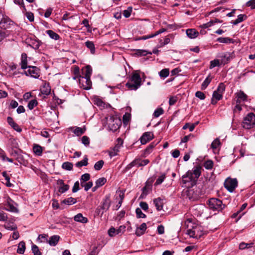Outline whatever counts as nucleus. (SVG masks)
I'll use <instances>...</instances> for the list:
<instances>
[{"instance_id":"e2e57ef3","label":"nucleus","mask_w":255,"mask_h":255,"mask_svg":"<svg viewBox=\"0 0 255 255\" xmlns=\"http://www.w3.org/2000/svg\"><path fill=\"white\" fill-rule=\"evenodd\" d=\"M108 234L111 237L115 236V235H117L116 230L113 227L111 228L108 231Z\"/></svg>"},{"instance_id":"09e8293b","label":"nucleus","mask_w":255,"mask_h":255,"mask_svg":"<svg viewBox=\"0 0 255 255\" xmlns=\"http://www.w3.org/2000/svg\"><path fill=\"white\" fill-rule=\"evenodd\" d=\"M220 144V141L219 138L215 139L211 144V147L213 149H216Z\"/></svg>"},{"instance_id":"f704fd0d","label":"nucleus","mask_w":255,"mask_h":255,"mask_svg":"<svg viewBox=\"0 0 255 255\" xmlns=\"http://www.w3.org/2000/svg\"><path fill=\"white\" fill-rule=\"evenodd\" d=\"M212 80V77H211L210 75H209L208 77L206 78V79L204 80L203 83H202L201 85V89L204 90L205 89L208 85L210 84Z\"/></svg>"},{"instance_id":"7ed1b4c3","label":"nucleus","mask_w":255,"mask_h":255,"mask_svg":"<svg viewBox=\"0 0 255 255\" xmlns=\"http://www.w3.org/2000/svg\"><path fill=\"white\" fill-rule=\"evenodd\" d=\"M141 80L140 76L137 73H134L130 80L126 84V86L130 89L136 90L141 85Z\"/></svg>"},{"instance_id":"6e6d98bb","label":"nucleus","mask_w":255,"mask_h":255,"mask_svg":"<svg viewBox=\"0 0 255 255\" xmlns=\"http://www.w3.org/2000/svg\"><path fill=\"white\" fill-rule=\"evenodd\" d=\"M90 175L89 173H85L81 176V182H87L90 179Z\"/></svg>"},{"instance_id":"f257e3e1","label":"nucleus","mask_w":255,"mask_h":255,"mask_svg":"<svg viewBox=\"0 0 255 255\" xmlns=\"http://www.w3.org/2000/svg\"><path fill=\"white\" fill-rule=\"evenodd\" d=\"M201 174V167L196 166L193 168V171H188L182 176V182L188 187L193 186Z\"/></svg>"},{"instance_id":"69168bd1","label":"nucleus","mask_w":255,"mask_h":255,"mask_svg":"<svg viewBox=\"0 0 255 255\" xmlns=\"http://www.w3.org/2000/svg\"><path fill=\"white\" fill-rule=\"evenodd\" d=\"M196 97L199 98L201 100H204L205 98L204 94L201 91H197L195 94Z\"/></svg>"},{"instance_id":"37998d69","label":"nucleus","mask_w":255,"mask_h":255,"mask_svg":"<svg viewBox=\"0 0 255 255\" xmlns=\"http://www.w3.org/2000/svg\"><path fill=\"white\" fill-rule=\"evenodd\" d=\"M106 181L105 178H100L96 182V187L102 186L106 182Z\"/></svg>"},{"instance_id":"ddd939ff","label":"nucleus","mask_w":255,"mask_h":255,"mask_svg":"<svg viewBox=\"0 0 255 255\" xmlns=\"http://www.w3.org/2000/svg\"><path fill=\"white\" fill-rule=\"evenodd\" d=\"M149 162V160H140L139 159H135L129 164L130 166H137V167L143 166L147 165Z\"/></svg>"},{"instance_id":"13d9d810","label":"nucleus","mask_w":255,"mask_h":255,"mask_svg":"<svg viewBox=\"0 0 255 255\" xmlns=\"http://www.w3.org/2000/svg\"><path fill=\"white\" fill-rule=\"evenodd\" d=\"M136 216L138 218H144L145 217V215L143 214L140 209L137 208L135 211Z\"/></svg>"},{"instance_id":"c03bdc74","label":"nucleus","mask_w":255,"mask_h":255,"mask_svg":"<svg viewBox=\"0 0 255 255\" xmlns=\"http://www.w3.org/2000/svg\"><path fill=\"white\" fill-rule=\"evenodd\" d=\"M104 164V162L103 160H101L98 161L94 165L95 169L96 170H100L103 166Z\"/></svg>"},{"instance_id":"ea45409f","label":"nucleus","mask_w":255,"mask_h":255,"mask_svg":"<svg viewBox=\"0 0 255 255\" xmlns=\"http://www.w3.org/2000/svg\"><path fill=\"white\" fill-rule=\"evenodd\" d=\"M225 90V86L223 83H221L218 86L217 90H216L215 91L217 93L220 94L221 95H222L223 96V94Z\"/></svg>"},{"instance_id":"6ab92c4d","label":"nucleus","mask_w":255,"mask_h":255,"mask_svg":"<svg viewBox=\"0 0 255 255\" xmlns=\"http://www.w3.org/2000/svg\"><path fill=\"white\" fill-rule=\"evenodd\" d=\"M27 56L26 53H23L21 55L20 66L22 69H26L27 68Z\"/></svg>"},{"instance_id":"b1692460","label":"nucleus","mask_w":255,"mask_h":255,"mask_svg":"<svg viewBox=\"0 0 255 255\" xmlns=\"http://www.w3.org/2000/svg\"><path fill=\"white\" fill-rule=\"evenodd\" d=\"M123 144V141L121 139H118V143L113 148V151H111L110 155L112 156L116 155L119 151V149Z\"/></svg>"},{"instance_id":"0eeeda50","label":"nucleus","mask_w":255,"mask_h":255,"mask_svg":"<svg viewBox=\"0 0 255 255\" xmlns=\"http://www.w3.org/2000/svg\"><path fill=\"white\" fill-rule=\"evenodd\" d=\"M225 187L230 192H232L237 187L238 181L236 178H228L224 183Z\"/></svg>"},{"instance_id":"bf43d9fd","label":"nucleus","mask_w":255,"mask_h":255,"mask_svg":"<svg viewBox=\"0 0 255 255\" xmlns=\"http://www.w3.org/2000/svg\"><path fill=\"white\" fill-rule=\"evenodd\" d=\"M150 185H146L142 189V195H146L148 193V191L150 189Z\"/></svg>"},{"instance_id":"f3484780","label":"nucleus","mask_w":255,"mask_h":255,"mask_svg":"<svg viewBox=\"0 0 255 255\" xmlns=\"http://www.w3.org/2000/svg\"><path fill=\"white\" fill-rule=\"evenodd\" d=\"M186 33L188 37L191 39L195 38L199 35V32L195 29H188L186 31Z\"/></svg>"},{"instance_id":"423d86ee","label":"nucleus","mask_w":255,"mask_h":255,"mask_svg":"<svg viewBox=\"0 0 255 255\" xmlns=\"http://www.w3.org/2000/svg\"><path fill=\"white\" fill-rule=\"evenodd\" d=\"M13 24L11 21L6 15L0 11V27L6 29Z\"/></svg>"},{"instance_id":"864d4df0","label":"nucleus","mask_w":255,"mask_h":255,"mask_svg":"<svg viewBox=\"0 0 255 255\" xmlns=\"http://www.w3.org/2000/svg\"><path fill=\"white\" fill-rule=\"evenodd\" d=\"M32 251L34 255H41V253L39 250L38 247L35 245L32 246Z\"/></svg>"},{"instance_id":"49530a36","label":"nucleus","mask_w":255,"mask_h":255,"mask_svg":"<svg viewBox=\"0 0 255 255\" xmlns=\"http://www.w3.org/2000/svg\"><path fill=\"white\" fill-rule=\"evenodd\" d=\"M169 74V71L168 69H162L161 71L159 72V74L161 77L166 78L168 76Z\"/></svg>"},{"instance_id":"4c0bfd02","label":"nucleus","mask_w":255,"mask_h":255,"mask_svg":"<svg viewBox=\"0 0 255 255\" xmlns=\"http://www.w3.org/2000/svg\"><path fill=\"white\" fill-rule=\"evenodd\" d=\"M166 178V174L162 173L160 176H158L156 181L154 184V185H158L161 184Z\"/></svg>"},{"instance_id":"4d7b16f0","label":"nucleus","mask_w":255,"mask_h":255,"mask_svg":"<svg viewBox=\"0 0 255 255\" xmlns=\"http://www.w3.org/2000/svg\"><path fill=\"white\" fill-rule=\"evenodd\" d=\"M132 11V8L128 7L127 9L124 10L123 15L126 18H128L130 16L131 14V12Z\"/></svg>"},{"instance_id":"338daca9","label":"nucleus","mask_w":255,"mask_h":255,"mask_svg":"<svg viewBox=\"0 0 255 255\" xmlns=\"http://www.w3.org/2000/svg\"><path fill=\"white\" fill-rule=\"evenodd\" d=\"M10 127L12 128L18 132H20L22 131V129L16 123L13 124L12 125H11V126Z\"/></svg>"},{"instance_id":"5fc2aeb1","label":"nucleus","mask_w":255,"mask_h":255,"mask_svg":"<svg viewBox=\"0 0 255 255\" xmlns=\"http://www.w3.org/2000/svg\"><path fill=\"white\" fill-rule=\"evenodd\" d=\"M82 142L85 146H88L90 143V139L87 136H83L81 139Z\"/></svg>"},{"instance_id":"a211bd4d","label":"nucleus","mask_w":255,"mask_h":255,"mask_svg":"<svg viewBox=\"0 0 255 255\" xmlns=\"http://www.w3.org/2000/svg\"><path fill=\"white\" fill-rule=\"evenodd\" d=\"M92 73V68L90 65H87L85 67V69H83V75L82 77H86V78H91Z\"/></svg>"},{"instance_id":"6e6552de","label":"nucleus","mask_w":255,"mask_h":255,"mask_svg":"<svg viewBox=\"0 0 255 255\" xmlns=\"http://www.w3.org/2000/svg\"><path fill=\"white\" fill-rule=\"evenodd\" d=\"M25 74L34 78H38L39 77V69L35 66H28L27 70L24 71Z\"/></svg>"},{"instance_id":"8fccbe9b","label":"nucleus","mask_w":255,"mask_h":255,"mask_svg":"<svg viewBox=\"0 0 255 255\" xmlns=\"http://www.w3.org/2000/svg\"><path fill=\"white\" fill-rule=\"evenodd\" d=\"M220 65V61L218 59H215L210 61V69H212L216 66Z\"/></svg>"},{"instance_id":"0e129e2a","label":"nucleus","mask_w":255,"mask_h":255,"mask_svg":"<svg viewBox=\"0 0 255 255\" xmlns=\"http://www.w3.org/2000/svg\"><path fill=\"white\" fill-rule=\"evenodd\" d=\"M213 25H214V22H213L212 20H210L208 22L202 24V25L200 26V27L203 28H207Z\"/></svg>"},{"instance_id":"393cba45","label":"nucleus","mask_w":255,"mask_h":255,"mask_svg":"<svg viewBox=\"0 0 255 255\" xmlns=\"http://www.w3.org/2000/svg\"><path fill=\"white\" fill-rule=\"evenodd\" d=\"M223 97V96L220 94L217 93L214 91L213 93L212 98L211 100V103L213 105L216 104L217 102L221 100Z\"/></svg>"},{"instance_id":"9d476101","label":"nucleus","mask_w":255,"mask_h":255,"mask_svg":"<svg viewBox=\"0 0 255 255\" xmlns=\"http://www.w3.org/2000/svg\"><path fill=\"white\" fill-rule=\"evenodd\" d=\"M121 124V122L118 119L110 118L109 121V127L111 130L116 131L119 128Z\"/></svg>"},{"instance_id":"a19ab883","label":"nucleus","mask_w":255,"mask_h":255,"mask_svg":"<svg viewBox=\"0 0 255 255\" xmlns=\"http://www.w3.org/2000/svg\"><path fill=\"white\" fill-rule=\"evenodd\" d=\"M164 113V111L161 108H158L156 109L153 113V116L155 118H158L160 115H162Z\"/></svg>"},{"instance_id":"774afa93","label":"nucleus","mask_w":255,"mask_h":255,"mask_svg":"<svg viewBox=\"0 0 255 255\" xmlns=\"http://www.w3.org/2000/svg\"><path fill=\"white\" fill-rule=\"evenodd\" d=\"M247 5L251 7L252 8H255V0H250L247 3Z\"/></svg>"},{"instance_id":"a18cd8bd","label":"nucleus","mask_w":255,"mask_h":255,"mask_svg":"<svg viewBox=\"0 0 255 255\" xmlns=\"http://www.w3.org/2000/svg\"><path fill=\"white\" fill-rule=\"evenodd\" d=\"M62 167L64 169L71 170L73 168V164L70 162H65L63 163Z\"/></svg>"},{"instance_id":"680f3d73","label":"nucleus","mask_w":255,"mask_h":255,"mask_svg":"<svg viewBox=\"0 0 255 255\" xmlns=\"http://www.w3.org/2000/svg\"><path fill=\"white\" fill-rule=\"evenodd\" d=\"M7 219L6 214L3 211H0V221H5Z\"/></svg>"},{"instance_id":"4468645a","label":"nucleus","mask_w":255,"mask_h":255,"mask_svg":"<svg viewBox=\"0 0 255 255\" xmlns=\"http://www.w3.org/2000/svg\"><path fill=\"white\" fill-rule=\"evenodd\" d=\"M110 206L111 201L110 197L107 196L104 199L101 208L103 211H106L109 209Z\"/></svg>"},{"instance_id":"dca6fc26","label":"nucleus","mask_w":255,"mask_h":255,"mask_svg":"<svg viewBox=\"0 0 255 255\" xmlns=\"http://www.w3.org/2000/svg\"><path fill=\"white\" fill-rule=\"evenodd\" d=\"M57 184L60 185L58 191L59 192L61 193H63L67 191L69 188V186L68 185L65 184L62 180H58L57 181Z\"/></svg>"},{"instance_id":"c9c22d12","label":"nucleus","mask_w":255,"mask_h":255,"mask_svg":"<svg viewBox=\"0 0 255 255\" xmlns=\"http://www.w3.org/2000/svg\"><path fill=\"white\" fill-rule=\"evenodd\" d=\"M81 185L84 188L85 191H87L92 187L93 183L91 181H89L88 182H81Z\"/></svg>"},{"instance_id":"473e14b6","label":"nucleus","mask_w":255,"mask_h":255,"mask_svg":"<svg viewBox=\"0 0 255 255\" xmlns=\"http://www.w3.org/2000/svg\"><path fill=\"white\" fill-rule=\"evenodd\" d=\"M217 41L222 43H233V39H231L229 37H219L217 38Z\"/></svg>"},{"instance_id":"f03ea898","label":"nucleus","mask_w":255,"mask_h":255,"mask_svg":"<svg viewBox=\"0 0 255 255\" xmlns=\"http://www.w3.org/2000/svg\"><path fill=\"white\" fill-rule=\"evenodd\" d=\"M185 224L188 228H190L187 230V233L190 237L198 239L203 235L202 227L198 225H194L191 219H188L185 221Z\"/></svg>"},{"instance_id":"1a4fd4ad","label":"nucleus","mask_w":255,"mask_h":255,"mask_svg":"<svg viewBox=\"0 0 255 255\" xmlns=\"http://www.w3.org/2000/svg\"><path fill=\"white\" fill-rule=\"evenodd\" d=\"M79 83L82 87L85 90H89L92 86V82L90 78L86 77H80Z\"/></svg>"},{"instance_id":"052dcab7","label":"nucleus","mask_w":255,"mask_h":255,"mask_svg":"<svg viewBox=\"0 0 255 255\" xmlns=\"http://www.w3.org/2000/svg\"><path fill=\"white\" fill-rule=\"evenodd\" d=\"M47 236L46 235H39L37 240L40 241V242H47Z\"/></svg>"},{"instance_id":"f8f14e48","label":"nucleus","mask_w":255,"mask_h":255,"mask_svg":"<svg viewBox=\"0 0 255 255\" xmlns=\"http://www.w3.org/2000/svg\"><path fill=\"white\" fill-rule=\"evenodd\" d=\"M236 103L241 104L242 102L247 101L248 96L243 91H240L239 92L236 93Z\"/></svg>"},{"instance_id":"39448f33","label":"nucleus","mask_w":255,"mask_h":255,"mask_svg":"<svg viewBox=\"0 0 255 255\" xmlns=\"http://www.w3.org/2000/svg\"><path fill=\"white\" fill-rule=\"evenodd\" d=\"M208 205L210 209L213 211H220L225 207L222 201L217 198H211L209 200Z\"/></svg>"},{"instance_id":"7c9ffc66","label":"nucleus","mask_w":255,"mask_h":255,"mask_svg":"<svg viewBox=\"0 0 255 255\" xmlns=\"http://www.w3.org/2000/svg\"><path fill=\"white\" fill-rule=\"evenodd\" d=\"M247 16L245 14H240L238 16V18L234 21H232L234 25H237L238 23L244 21L247 18Z\"/></svg>"},{"instance_id":"3c124183","label":"nucleus","mask_w":255,"mask_h":255,"mask_svg":"<svg viewBox=\"0 0 255 255\" xmlns=\"http://www.w3.org/2000/svg\"><path fill=\"white\" fill-rule=\"evenodd\" d=\"M37 105V102L36 100H31L28 104V108L30 110L33 109Z\"/></svg>"},{"instance_id":"2eb2a0df","label":"nucleus","mask_w":255,"mask_h":255,"mask_svg":"<svg viewBox=\"0 0 255 255\" xmlns=\"http://www.w3.org/2000/svg\"><path fill=\"white\" fill-rule=\"evenodd\" d=\"M6 210L10 212H17V208L13 204V201L10 199L7 200L6 204L5 205Z\"/></svg>"},{"instance_id":"e433bc0d","label":"nucleus","mask_w":255,"mask_h":255,"mask_svg":"<svg viewBox=\"0 0 255 255\" xmlns=\"http://www.w3.org/2000/svg\"><path fill=\"white\" fill-rule=\"evenodd\" d=\"M88 159L87 156H85L82 160L78 162L76 164V166L78 167H81L83 166H86L88 164Z\"/></svg>"},{"instance_id":"58836bf2","label":"nucleus","mask_w":255,"mask_h":255,"mask_svg":"<svg viewBox=\"0 0 255 255\" xmlns=\"http://www.w3.org/2000/svg\"><path fill=\"white\" fill-rule=\"evenodd\" d=\"M170 42V39L168 37H165L163 40V41L162 39H160L159 41V47H163L164 45L168 44Z\"/></svg>"},{"instance_id":"c85d7f7f","label":"nucleus","mask_w":255,"mask_h":255,"mask_svg":"<svg viewBox=\"0 0 255 255\" xmlns=\"http://www.w3.org/2000/svg\"><path fill=\"white\" fill-rule=\"evenodd\" d=\"M25 250V244L23 241L20 242L17 247V253L19 254H23Z\"/></svg>"},{"instance_id":"c756f323","label":"nucleus","mask_w":255,"mask_h":255,"mask_svg":"<svg viewBox=\"0 0 255 255\" xmlns=\"http://www.w3.org/2000/svg\"><path fill=\"white\" fill-rule=\"evenodd\" d=\"M46 33L48 35V36L52 39L54 40H58L59 38V36L58 34L54 32L51 30H47L46 31Z\"/></svg>"},{"instance_id":"9b49d317","label":"nucleus","mask_w":255,"mask_h":255,"mask_svg":"<svg viewBox=\"0 0 255 255\" xmlns=\"http://www.w3.org/2000/svg\"><path fill=\"white\" fill-rule=\"evenodd\" d=\"M153 138V134L152 132H146L140 138L141 143L142 144H145Z\"/></svg>"},{"instance_id":"aec40b11","label":"nucleus","mask_w":255,"mask_h":255,"mask_svg":"<svg viewBox=\"0 0 255 255\" xmlns=\"http://www.w3.org/2000/svg\"><path fill=\"white\" fill-rule=\"evenodd\" d=\"M41 92L42 94L48 95L50 93L51 88L48 83L44 82L40 89Z\"/></svg>"},{"instance_id":"cd10ccee","label":"nucleus","mask_w":255,"mask_h":255,"mask_svg":"<svg viewBox=\"0 0 255 255\" xmlns=\"http://www.w3.org/2000/svg\"><path fill=\"white\" fill-rule=\"evenodd\" d=\"M33 150L36 155L40 156L42 154L43 148L38 144H34L33 147Z\"/></svg>"},{"instance_id":"2f4dec72","label":"nucleus","mask_w":255,"mask_h":255,"mask_svg":"<svg viewBox=\"0 0 255 255\" xmlns=\"http://www.w3.org/2000/svg\"><path fill=\"white\" fill-rule=\"evenodd\" d=\"M85 45L91 51L92 54L95 53V47L94 43L92 41H87L85 42Z\"/></svg>"},{"instance_id":"a878e982","label":"nucleus","mask_w":255,"mask_h":255,"mask_svg":"<svg viewBox=\"0 0 255 255\" xmlns=\"http://www.w3.org/2000/svg\"><path fill=\"white\" fill-rule=\"evenodd\" d=\"M153 203L158 211H160L163 208V201L160 198H157L153 200Z\"/></svg>"},{"instance_id":"412c9836","label":"nucleus","mask_w":255,"mask_h":255,"mask_svg":"<svg viewBox=\"0 0 255 255\" xmlns=\"http://www.w3.org/2000/svg\"><path fill=\"white\" fill-rule=\"evenodd\" d=\"M146 224L144 223H142L139 227L137 228L136 231H135V234L137 236H140L142 235H143L146 229Z\"/></svg>"},{"instance_id":"bb28decb","label":"nucleus","mask_w":255,"mask_h":255,"mask_svg":"<svg viewBox=\"0 0 255 255\" xmlns=\"http://www.w3.org/2000/svg\"><path fill=\"white\" fill-rule=\"evenodd\" d=\"M59 240L58 236L54 235L51 237L48 241V243L50 246H55L57 245Z\"/></svg>"},{"instance_id":"79ce46f5","label":"nucleus","mask_w":255,"mask_h":255,"mask_svg":"<svg viewBox=\"0 0 255 255\" xmlns=\"http://www.w3.org/2000/svg\"><path fill=\"white\" fill-rule=\"evenodd\" d=\"M94 104L101 108H104L105 105V104L103 102V101L99 98H95Z\"/></svg>"},{"instance_id":"de8ad7c7","label":"nucleus","mask_w":255,"mask_h":255,"mask_svg":"<svg viewBox=\"0 0 255 255\" xmlns=\"http://www.w3.org/2000/svg\"><path fill=\"white\" fill-rule=\"evenodd\" d=\"M204 166L207 169H211L213 166V162L210 160H207L205 162Z\"/></svg>"},{"instance_id":"603ef678","label":"nucleus","mask_w":255,"mask_h":255,"mask_svg":"<svg viewBox=\"0 0 255 255\" xmlns=\"http://www.w3.org/2000/svg\"><path fill=\"white\" fill-rule=\"evenodd\" d=\"M253 244H247L245 243H241L239 245V248L240 250H244L247 248H251Z\"/></svg>"},{"instance_id":"5701e85b","label":"nucleus","mask_w":255,"mask_h":255,"mask_svg":"<svg viewBox=\"0 0 255 255\" xmlns=\"http://www.w3.org/2000/svg\"><path fill=\"white\" fill-rule=\"evenodd\" d=\"M74 219L75 221L82 223H87L88 222V219L83 217L82 214L81 213H79L75 215L74 217Z\"/></svg>"},{"instance_id":"72a5a7b5","label":"nucleus","mask_w":255,"mask_h":255,"mask_svg":"<svg viewBox=\"0 0 255 255\" xmlns=\"http://www.w3.org/2000/svg\"><path fill=\"white\" fill-rule=\"evenodd\" d=\"M76 199L73 197H69L63 200L62 203L68 205H71L76 203Z\"/></svg>"},{"instance_id":"4be33fe9","label":"nucleus","mask_w":255,"mask_h":255,"mask_svg":"<svg viewBox=\"0 0 255 255\" xmlns=\"http://www.w3.org/2000/svg\"><path fill=\"white\" fill-rule=\"evenodd\" d=\"M70 129L71 130L73 129V133L77 136H80L83 134L86 130L85 128H81L80 127H71Z\"/></svg>"},{"instance_id":"20e7f679","label":"nucleus","mask_w":255,"mask_h":255,"mask_svg":"<svg viewBox=\"0 0 255 255\" xmlns=\"http://www.w3.org/2000/svg\"><path fill=\"white\" fill-rule=\"evenodd\" d=\"M242 126L244 128L250 129L255 126V115L250 113L245 117L242 123Z\"/></svg>"}]
</instances>
